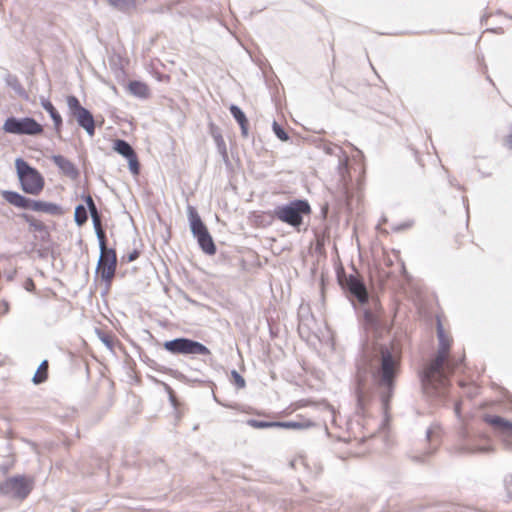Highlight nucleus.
Instances as JSON below:
<instances>
[{
  "label": "nucleus",
  "instance_id": "nucleus-17",
  "mask_svg": "<svg viewBox=\"0 0 512 512\" xmlns=\"http://www.w3.org/2000/svg\"><path fill=\"white\" fill-rule=\"evenodd\" d=\"M28 209L36 212H43L53 216H58L63 213V209L59 204L34 199L30 200Z\"/></svg>",
  "mask_w": 512,
  "mask_h": 512
},
{
  "label": "nucleus",
  "instance_id": "nucleus-47",
  "mask_svg": "<svg viewBox=\"0 0 512 512\" xmlns=\"http://www.w3.org/2000/svg\"><path fill=\"white\" fill-rule=\"evenodd\" d=\"M507 143L510 148H512V133L508 136Z\"/></svg>",
  "mask_w": 512,
  "mask_h": 512
},
{
  "label": "nucleus",
  "instance_id": "nucleus-22",
  "mask_svg": "<svg viewBox=\"0 0 512 512\" xmlns=\"http://www.w3.org/2000/svg\"><path fill=\"white\" fill-rule=\"evenodd\" d=\"M129 92L140 99H146L149 96L148 86L141 81L133 80L128 84Z\"/></svg>",
  "mask_w": 512,
  "mask_h": 512
},
{
  "label": "nucleus",
  "instance_id": "nucleus-36",
  "mask_svg": "<svg viewBox=\"0 0 512 512\" xmlns=\"http://www.w3.org/2000/svg\"><path fill=\"white\" fill-rule=\"evenodd\" d=\"M356 398H357L358 407L362 408L363 407V392L360 389V387H358L356 389Z\"/></svg>",
  "mask_w": 512,
  "mask_h": 512
},
{
  "label": "nucleus",
  "instance_id": "nucleus-12",
  "mask_svg": "<svg viewBox=\"0 0 512 512\" xmlns=\"http://www.w3.org/2000/svg\"><path fill=\"white\" fill-rule=\"evenodd\" d=\"M33 479L15 475L0 483V494L15 499H25L33 489Z\"/></svg>",
  "mask_w": 512,
  "mask_h": 512
},
{
  "label": "nucleus",
  "instance_id": "nucleus-27",
  "mask_svg": "<svg viewBox=\"0 0 512 512\" xmlns=\"http://www.w3.org/2000/svg\"><path fill=\"white\" fill-rule=\"evenodd\" d=\"M246 424L250 427L257 429H266V428H277V421H263L257 419H248Z\"/></svg>",
  "mask_w": 512,
  "mask_h": 512
},
{
  "label": "nucleus",
  "instance_id": "nucleus-21",
  "mask_svg": "<svg viewBox=\"0 0 512 512\" xmlns=\"http://www.w3.org/2000/svg\"><path fill=\"white\" fill-rule=\"evenodd\" d=\"M41 107L49 114L51 117L54 129L56 133H59L62 126V117L60 113L57 111V109L54 107L52 102L47 98H41L40 100Z\"/></svg>",
  "mask_w": 512,
  "mask_h": 512
},
{
  "label": "nucleus",
  "instance_id": "nucleus-28",
  "mask_svg": "<svg viewBox=\"0 0 512 512\" xmlns=\"http://www.w3.org/2000/svg\"><path fill=\"white\" fill-rule=\"evenodd\" d=\"M229 110L231 115L239 125L248 122V119L244 111L238 105L231 104Z\"/></svg>",
  "mask_w": 512,
  "mask_h": 512
},
{
  "label": "nucleus",
  "instance_id": "nucleus-49",
  "mask_svg": "<svg viewBox=\"0 0 512 512\" xmlns=\"http://www.w3.org/2000/svg\"><path fill=\"white\" fill-rule=\"evenodd\" d=\"M31 285L33 286V282L30 280V284H28V287H31Z\"/></svg>",
  "mask_w": 512,
  "mask_h": 512
},
{
  "label": "nucleus",
  "instance_id": "nucleus-50",
  "mask_svg": "<svg viewBox=\"0 0 512 512\" xmlns=\"http://www.w3.org/2000/svg\"><path fill=\"white\" fill-rule=\"evenodd\" d=\"M31 285L33 286V282L30 280V284H28V287H31Z\"/></svg>",
  "mask_w": 512,
  "mask_h": 512
},
{
  "label": "nucleus",
  "instance_id": "nucleus-9",
  "mask_svg": "<svg viewBox=\"0 0 512 512\" xmlns=\"http://www.w3.org/2000/svg\"><path fill=\"white\" fill-rule=\"evenodd\" d=\"M99 249L100 257L96 266V274L100 275L101 279L106 283V290L102 293L104 295L110 287L116 272L117 254L114 248H107L106 241H104V246L99 245Z\"/></svg>",
  "mask_w": 512,
  "mask_h": 512
},
{
  "label": "nucleus",
  "instance_id": "nucleus-10",
  "mask_svg": "<svg viewBox=\"0 0 512 512\" xmlns=\"http://www.w3.org/2000/svg\"><path fill=\"white\" fill-rule=\"evenodd\" d=\"M69 114L75 118L79 127L83 128L89 137L95 135L96 123L93 114L83 107L79 99L74 95L66 98Z\"/></svg>",
  "mask_w": 512,
  "mask_h": 512
},
{
  "label": "nucleus",
  "instance_id": "nucleus-29",
  "mask_svg": "<svg viewBox=\"0 0 512 512\" xmlns=\"http://www.w3.org/2000/svg\"><path fill=\"white\" fill-rule=\"evenodd\" d=\"M272 130L276 137L281 141H288L290 139L289 134L285 131V129L276 121L272 123Z\"/></svg>",
  "mask_w": 512,
  "mask_h": 512
},
{
  "label": "nucleus",
  "instance_id": "nucleus-18",
  "mask_svg": "<svg viewBox=\"0 0 512 512\" xmlns=\"http://www.w3.org/2000/svg\"><path fill=\"white\" fill-rule=\"evenodd\" d=\"M21 218L28 223L31 230L40 233L41 241H47L50 237L47 226L41 221L37 220L34 216L28 213H22Z\"/></svg>",
  "mask_w": 512,
  "mask_h": 512
},
{
  "label": "nucleus",
  "instance_id": "nucleus-33",
  "mask_svg": "<svg viewBox=\"0 0 512 512\" xmlns=\"http://www.w3.org/2000/svg\"><path fill=\"white\" fill-rule=\"evenodd\" d=\"M231 376H232V379H233V382H234V385L238 388V389H242L245 387L246 385V382H245V379L241 376L240 373H238L235 369H233L231 371Z\"/></svg>",
  "mask_w": 512,
  "mask_h": 512
},
{
  "label": "nucleus",
  "instance_id": "nucleus-23",
  "mask_svg": "<svg viewBox=\"0 0 512 512\" xmlns=\"http://www.w3.org/2000/svg\"><path fill=\"white\" fill-rule=\"evenodd\" d=\"M90 215L92 218L93 228L97 236L98 245L104 246V241H106V234L102 227L101 215L99 211Z\"/></svg>",
  "mask_w": 512,
  "mask_h": 512
},
{
  "label": "nucleus",
  "instance_id": "nucleus-4",
  "mask_svg": "<svg viewBox=\"0 0 512 512\" xmlns=\"http://www.w3.org/2000/svg\"><path fill=\"white\" fill-rule=\"evenodd\" d=\"M15 168L20 187L24 193L38 195L43 190L45 180L36 168L20 157L15 160Z\"/></svg>",
  "mask_w": 512,
  "mask_h": 512
},
{
  "label": "nucleus",
  "instance_id": "nucleus-31",
  "mask_svg": "<svg viewBox=\"0 0 512 512\" xmlns=\"http://www.w3.org/2000/svg\"><path fill=\"white\" fill-rule=\"evenodd\" d=\"M106 1L112 7L116 8L120 11H124L130 6V4L133 3L134 0H106Z\"/></svg>",
  "mask_w": 512,
  "mask_h": 512
},
{
  "label": "nucleus",
  "instance_id": "nucleus-5",
  "mask_svg": "<svg viewBox=\"0 0 512 512\" xmlns=\"http://www.w3.org/2000/svg\"><path fill=\"white\" fill-rule=\"evenodd\" d=\"M274 216L292 227H299L303 222V215L311 213V207L307 200L296 199L289 203L278 205L274 208Z\"/></svg>",
  "mask_w": 512,
  "mask_h": 512
},
{
  "label": "nucleus",
  "instance_id": "nucleus-6",
  "mask_svg": "<svg viewBox=\"0 0 512 512\" xmlns=\"http://www.w3.org/2000/svg\"><path fill=\"white\" fill-rule=\"evenodd\" d=\"M188 219L192 235L197 239L201 250L207 255L216 253V245L200 215L193 206H188Z\"/></svg>",
  "mask_w": 512,
  "mask_h": 512
},
{
  "label": "nucleus",
  "instance_id": "nucleus-32",
  "mask_svg": "<svg viewBox=\"0 0 512 512\" xmlns=\"http://www.w3.org/2000/svg\"><path fill=\"white\" fill-rule=\"evenodd\" d=\"M435 450H436V447L431 446L429 449L423 451L420 454L410 455V458L415 462L423 463V462H425V460L428 456L432 455L435 452Z\"/></svg>",
  "mask_w": 512,
  "mask_h": 512
},
{
  "label": "nucleus",
  "instance_id": "nucleus-3",
  "mask_svg": "<svg viewBox=\"0 0 512 512\" xmlns=\"http://www.w3.org/2000/svg\"><path fill=\"white\" fill-rule=\"evenodd\" d=\"M337 282L342 290L348 294L354 307H356L353 299L359 304L366 305L371 301V296L363 278L357 272L346 274L343 267L336 270Z\"/></svg>",
  "mask_w": 512,
  "mask_h": 512
},
{
  "label": "nucleus",
  "instance_id": "nucleus-35",
  "mask_svg": "<svg viewBox=\"0 0 512 512\" xmlns=\"http://www.w3.org/2000/svg\"><path fill=\"white\" fill-rule=\"evenodd\" d=\"M413 222L412 221H406V222H402L400 224H396V225H393L391 227L392 231L394 232H400V231H403L405 229H408L412 226Z\"/></svg>",
  "mask_w": 512,
  "mask_h": 512
},
{
  "label": "nucleus",
  "instance_id": "nucleus-38",
  "mask_svg": "<svg viewBox=\"0 0 512 512\" xmlns=\"http://www.w3.org/2000/svg\"><path fill=\"white\" fill-rule=\"evenodd\" d=\"M504 482H505V485H506L507 490H508L510 493H512V474L507 475V476L505 477Z\"/></svg>",
  "mask_w": 512,
  "mask_h": 512
},
{
  "label": "nucleus",
  "instance_id": "nucleus-48",
  "mask_svg": "<svg viewBox=\"0 0 512 512\" xmlns=\"http://www.w3.org/2000/svg\"><path fill=\"white\" fill-rule=\"evenodd\" d=\"M213 399L217 402V403H220L219 400L217 399L216 395L213 393Z\"/></svg>",
  "mask_w": 512,
  "mask_h": 512
},
{
  "label": "nucleus",
  "instance_id": "nucleus-42",
  "mask_svg": "<svg viewBox=\"0 0 512 512\" xmlns=\"http://www.w3.org/2000/svg\"><path fill=\"white\" fill-rule=\"evenodd\" d=\"M219 152L222 154L223 156V159L225 161H228V155H227V150H226V145L224 144V146H217Z\"/></svg>",
  "mask_w": 512,
  "mask_h": 512
},
{
  "label": "nucleus",
  "instance_id": "nucleus-41",
  "mask_svg": "<svg viewBox=\"0 0 512 512\" xmlns=\"http://www.w3.org/2000/svg\"><path fill=\"white\" fill-rule=\"evenodd\" d=\"M213 137H214V140H215L217 146H224V140H223V137L221 136V134H219V133L213 134Z\"/></svg>",
  "mask_w": 512,
  "mask_h": 512
},
{
  "label": "nucleus",
  "instance_id": "nucleus-19",
  "mask_svg": "<svg viewBox=\"0 0 512 512\" xmlns=\"http://www.w3.org/2000/svg\"><path fill=\"white\" fill-rule=\"evenodd\" d=\"M2 197L9 204L22 209H28L30 204V198L20 194L19 192L12 190H4Z\"/></svg>",
  "mask_w": 512,
  "mask_h": 512
},
{
  "label": "nucleus",
  "instance_id": "nucleus-14",
  "mask_svg": "<svg viewBox=\"0 0 512 512\" xmlns=\"http://www.w3.org/2000/svg\"><path fill=\"white\" fill-rule=\"evenodd\" d=\"M484 421L500 433L504 441L509 445L508 439H512V422L498 415L487 414Z\"/></svg>",
  "mask_w": 512,
  "mask_h": 512
},
{
  "label": "nucleus",
  "instance_id": "nucleus-15",
  "mask_svg": "<svg viewBox=\"0 0 512 512\" xmlns=\"http://www.w3.org/2000/svg\"><path fill=\"white\" fill-rule=\"evenodd\" d=\"M456 449L457 453L462 455L484 453L489 450L487 447L475 446L470 443V440L468 439V433L464 428H462L459 432V444Z\"/></svg>",
  "mask_w": 512,
  "mask_h": 512
},
{
  "label": "nucleus",
  "instance_id": "nucleus-30",
  "mask_svg": "<svg viewBox=\"0 0 512 512\" xmlns=\"http://www.w3.org/2000/svg\"><path fill=\"white\" fill-rule=\"evenodd\" d=\"M99 340L109 349V350H112L113 347H114V342H113V339L112 337L107 334L106 332H104L103 330L101 329H96L95 330Z\"/></svg>",
  "mask_w": 512,
  "mask_h": 512
},
{
  "label": "nucleus",
  "instance_id": "nucleus-8",
  "mask_svg": "<svg viewBox=\"0 0 512 512\" xmlns=\"http://www.w3.org/2000/svg\"><path fill=\"white\" fill-rule=\"evenodd\" d=\"M163 348L173 355H210L211 351L207 346L199 341L178 337L167 340L163 343Z\"/></svg>",
  "mask_w": 512,
  "mask_h": 512
},
{
  "label": "nucleus",
  "instance_id": "nucleus-11",
  "mask_svg": "<svg viewBox=\"0 0 512 512\" xmlns=\"http://www.w3.org/2000/svg\"><path fill=\"white\" fill-rule=\"evenodd\" d=\"M2 129L5 133L14 135L35 136L43 132V126L29 116L22 118L10 116L6 118Z\"/></svg>",
  "mask_w": 512,
  "mask_h": 512
},
{
  "label": "nucleus",
  "instance_id": "nucleus-40",
  "mask_svg": "<svg viewBox=\"0 0 512 512\" xmlns=\"http://www.w3.org/2000/svg\"><path fill=\"white\" fill-rule=\"evenodd\" d=\"M85 207H86V210H88L90 214L98 212V209L96 207L94 200L92 202H90L89 204H87Z\"/></svg>",
  "mask_w": 512,
  "mask_h": 512
},
{
  "label": "nucleus",
  "instance_id": "nucleus-2",
  "mask_svg": "<svg viewBox=\"0 0 512 512\" xmlns=\"http://www.w3.org/2000/svg\"><path fill=\"white\" fill-rule=\"evenodd\" d=\"M437 337L439 340L437 355L420 374L421 381L424 385H432L437 380L441 384H444V369H447L448 372L452 373L463 360L461 359L459 362L448 360V353L451 344L449 338L445 334L440 320L437 322Z\"/></svg>",
  "mask_w": 512,
  "mask_h": 512
},
{
  "label": "nucleus",
  "instance_id": "nucleus-43",
  "mask_svg": "<svg viewBox=\"0 0 512 512\" xmlns=\"http://www.w3.org/2000/svg\"><path fill=\"white\" fill-rule=\"evenodd\" d=\"M454 412L458 418L461 417V402H456L454 405Z\"/></svg>",
  "mask_w": 512,
  "mask_h": 512
},
{
  "label": "nucleus",
  "instance_id": "nucleus-20",
  "mask_svg": "<svg viewBox=\"0 0 512 512\" xmlns=\"http://www.w3.org/2000/svg\"><path fill=\"white\" fill-rule=\"evenodd\" d=\"M316 424L310 419L300 417L297 420L277 421V428L306 430L314 427Z\"/></svg>",
  "mask_w": 512,
  "mask_h": 512
},
{
  "label": "nucleus",
  "instance_id": "nucleus-7",
  "mask_svg": "<svg viewBox=\"0 0 512 512\" xmlns=\"http://www.w3.org/2000/svg\"><path fill=\"white\" fill-rule=\"evenodd\" d=\"M368 306L363 309V327L366 331L380 336L386 329L383 307L377 297H372Z\"/></svg>",
  "mask_w": 512,
  "mask_h": 512
},
{
  "label": "nucleus",
  "instance_id": "nucleus-16",
  "mask_svg": "<svg viewBox=\"0 0 512 512\" xmlns=\"http://www.w3.org/2000/svg\"><path fill=\"white\" fill-rule=\"evenodd\" d=\"M53 163L59 168V170L67 177L72 180H76L79 177V170L76 165L62 155H53L51 157Z\"/></svg>",
  "mask_w": 512,
  "mask_h": 512
},
{
  "label": "nucleus",
  "instance_id": "nucleus-37",
  "mask_svg": "<svg viewBox=\"0 0 512 512\" xmlns=\"http://www.w3.org/2000/svg\"><path fill=\"white\" fill-rule=\"evenodd\" d=\"M138 257H139V251L134 249L132 252H130L126 256V260H127V262H132V261L136 260Z\"/></svg>",
  "mask_w": 512,
  "mask_h": 512
},
{
  "label": "nucleus",
  "instance_id": "nucleus-44",
  "mask_svg": "<svg viewBox=\"0 0 512 512\" xmlns=\"http://www.w3.org/2000/svg\"><path fill=\"white\" fill-rule=\"evenodd\" d=\"M0 309H2V313H4V314H5V313H7V312H8V310H9V304H8V302H7V301H5V300L1 301V303H0Z\"/></svg>",
  "mask_w": 512,
  "mask_h": 512
},
{
  "label": "nucleus",
  "instance_id": "nucleus-13",
  "mask_svg": "<svg viewBox=\"0 0 512 512\" xmlns=\"http://www.w3.org/2000/svg\"><path fill=\"white\" fill-rule=\"evenodd\" d=\"M114 150L128 161V168L133 175L140 172V164L133 147L123 139H116L113 145Z\"/></svg>",
  "mask_w": 512,
  "mask_h": 512
},
{
  "label": "nucleus",
  "instance_id": "nucleus-24",
  "mask_svg": "<svg viewBox=\"0 0 512 512\" xmlns=\"http://www.w3.org/2000/svg\"><path fill=\"white\" fill-rule=\"evenodd\" d=\"M48 378V360H43L38 366L34 376L32 378V382L34 384H41L45 382Z\"/></svg>",
  "mask_w": 512,
  "mask_h": 512
},
{
  "label": "nucleus",
  "instance_id": "nucleus-39",
  "mask_svg": "<svg viewBox=\"0 0 512 512\" xmlns=\"http://www.w3.org/2000/svg\"><path fill=\"white\" fill-rule=\"evenodd\" d=\"M248 125H249V123H248V122H246V123H244V124H240V125H239V126H240V129H241V135H242V137H244V138H247V137H248Z\"/></svg>",
  "mask_w": 512,
  "mask_h": 512
},
{
  "label": "nucleus",
  "instance_id": "nucleus-46",
  "mask_svg": "<svg viewBox=\"0 0 512 512\" xmlns=\"http://www.w3.org/2000/svg\"><path fill=\"white\" fill-rule=\"evenodd\" d=\"M167 389H168L169 394H170V400H171L172 403H174L175 402V398L173 396V391H172V389L169 386H167Z\"/></svg>",
  "mask_w": 512,
  "mask_h": 512
},
{
  "label": "nucleus",
  "instance_id": "nucleus-45",
  "mask_svg": "<svg viewBox=\"0 0 512 512\" xmlns=\"http://www.w3.org/2000/svg\"><path fill=\"white\" fill-rule=\"evenodd\" d=\"M81 198L85 202L86 205L93 201V198L90 194H82Z\"/></svg>",
  "mask_w": 512,
  "mask_h": 512
},
{
  "label": "nucleus",
  "instance_id": "nucleus-26",
  "mask_svg": "<svg viewBox=\"0 0 512 512\" xmlns=\"http://www.w3.org/2000/svg\"><path fill=\"white\" fill-rule=\"evenodd\" d=\"M88 220V213L83 204H78L74 210V221L79 227L83 226Z\"/></svg>",
  "mask_w": 512,
  "mask_h": 512
},
{
  "label": "nucleus",
  "instance_id": "nucleus-34",
  "mask_svg": "<svg viewBox=\"0 0 512 512\" xmlns=\"http://www.w3.org/2000/svg\"><path fill=\"white\" fill-rule=\"evenodd\" d=\"M440 429L438 424H432L425 432V438L428 442L433 441V437L437 434V431Z\"/></svg>",
  "mask_w": 512,
  "mask_h": 512
},
{
  "label": "nucleus",
  "instance_id": "nucleus-1",
  "mask_svg": "<svg viewBox=\"0 0 512 512\" xmlns=\"http://www.w3.org/2000/svg\"><path fill=\"white\" fill-rule=\"evenodd\" d=\"M380 367L377 370L376 384L380 389L379 397L385 419L389 418L390 401L394 394L395 378L400 364L399 357L395 354L394 347L380 344L378 347Z\"/></svg>",
  "mask_w": 512,
  "mask_h": 512
},
{
  "label": "nucleus",
  "instance_id": "nucleus-25",
  "mask_svg": "<svg viewBox=\"0 0 512 512\" xmlns=\"http://www.w3.org/2000/svg\"><path fill=\"white\" fill-rule=\"evenodd\" d=\"M7 86L12 88L19 96H26V91L18 80L17 76L8 74L5 78Z\"/></svg>",
  "mask_w": 512,
  "mask_h": 512
}]
</instances>
